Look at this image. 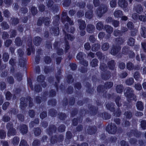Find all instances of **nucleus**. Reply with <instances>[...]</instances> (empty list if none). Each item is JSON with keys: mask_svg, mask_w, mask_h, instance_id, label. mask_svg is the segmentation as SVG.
<instances>
[{"mask_svg": "<svg viewBox=\"0 0 146 146\" xmlns=\"http://www.w3.org/2000/svg\"><path fill=\"white\" fill-rule=\"evenodd\" d=\"M126 91L125 93V95L126 97L127 100L130 102L132 100L136 101V96L133 94V91L132 89L130 87H127L126 88Z\"/></svg>", "mask_w": 146, "mask_h": 146, "instance_id": "nucleus-1", "label": "nucleus"}, {"mask_svg": "<svg viewBox=\"0 0 146 146\" xmlns=\"http://www.w3.org/2000/svg\"><path fill=\"white\" fill-rule=\"evenodd\" d=\"M108 11L107 8L105 5H101L96 11L97 16L100 18L103 15L106 13Z\"/></svg>", "mask_w": 146, "mask_h": 146, "instance_id": "nucleus-2", "label": "nucleus"}, {"mask_svg": "<svg viewBox=\"0 0 146 146\" xmlns=\"http://www.w3.org/2000/svg\"><path fill=\"white\" fill-rule=\"evenodd\" d=\"M6 127L8 130L7 132L8 136L9 137L15 135L16 133L15 129L13 128V125L12 123H8Z\"/></svg>", "mask_w": 146, "mask_h": 146, "instance_id": "nucleus-3", "label": "nucleus"}, {"mask_svg": "<svg viewBox=\"0 0 146 146\" xmlns=\"http://www.w3.org/2000/svg\"><path fill=\"white\" fill-rule=\"evenodd\" d=\"M96 55H97L98 58H100L101 60V64L100 66V69L102 71H105L107 69V67L106 65L104 63H102V60H104V57L102 56V53L100 52H98L96 53Z\"/></svg>", "mask_w": 146, "mask_h": 146, "instance_id": "nucleus-4", "label": "nucleus"}, {"mask_svg": "<svg viewBox=\"0 0 146 146\" xmlns=\"http://www.w3.org/2000/svg\"><path fill=\"white\" fill-rule=\"evenodd\" d=\"M117 128L115 124H112L108 125L106 128V130L108 133L110 134H113L115 133L116 131Z\"/></svg>", "mask_w": 146, "mask_h": 146, "instance_id": "nucleus-5", "label": "nucleus"}, {"mask_svg": "<svg viewBox=\"0 0 146 146\" xmlns=\"http://www.w3.org/2000/svg\"><path fill=\"white\" fill-rule=\"evenodd\" d=\"M84 54L81 52H80L77 54L76 58L77 59L80 60L81 63L85 66H87L88 65V63L87 62L84 60H82L84 58Z\"/></svg>", "mask_w": 146, "mask_h": 146, "instance_id": "nucleus-6", "label": "nucleus"}, {"mask_svg": "<svg viewBox=\"0 0 146 146\" xmlns=\"http://www.w3.org/2000/svg\"><path fill=\"white\" fill-rule=\"evenodd\" d=\"M62 20L64 23H65L66 21H67L70 25L73 24V21L71 20L66 15V14L65 13H64L63 14Z\"/></svg>", "mask_w": 146, "mask_h": 146, "instance_id": "nucleus-7", "label": "nucleus"}, {"mask_svg": "<svg viewBox=\"0 0 146 146\" xmlns=\"http://www.w3.org/2000/svg\"><path fill=\"white\" fill-rule=\"evenodd\" d=\"M121 48L120 46H113L111 51V53L113 55H115L120 50Z\"/></svg>", "mask_w": 146, "mask_h": 146, "instance_id": "nucleus-8", "label": "nucleus"}, {"mask_svg": "<svg viewBox=\"0 0 146 146\" xmlns=\"http://www.w3.org/2000/svg\"><path fill=\"white\" fill-rule=\"evenodd\" d=\"M133 10L139 14L143 11V9L141 5H137L134 6Z\"/></svg>", "mask_w": 146, "mask_h": 146, "instance_id": "nucleus-9", "label": "nucleus"}, {"mask_svg": "<svg viewBox=\"0 0 146 146\" xmlns=\"http://www.w3.org/2000/svg\"><path fill=\"white\" fill-rule=\"evenodd\" d=\"M78 23L79 25V28L81 30H84L85 29L86 26L85 22L83 20H78Z\"/></svg>", "mask_w": 146, "mask_h": 146, "instance_id": "nucleus-10", "label": "nucleus"}, {"mask_svg": "<svg viewBox=\"0 0 146 146\" xmlns=\"http://www.w3.org/2000/svg\"><path fill=\"white\" fill-rule=\"evenodd\" d=\"M123 15L122 11L120 10L116 9L113 13V15L116 18H120Z\"/></svg>", "mask_w": 146, "mask_h": 146, "instance_id": "nucleus-11", "label": "nucleus"}, {"mask_svg": "<svg viewBox=\"0 0 146 146\" xmlns=\"http://www.w3.org/2000/svg\"><path fill=\"white\" fill-rule=\"evenodd\" d=\"M118 5L122 8H124L127 6V3L125 0H119Z\"/></svg>", "mask_w": 146, "mask_h": 146, "instance_id": "nucleus-12", "label": "nucleus"}, {"mask_svg": "<svg viewBox=\"0 0 146 146\" xmlns=\"http://www.w3.org/2000/svg\"><path fill=\"white\" fill-rule=\"evenodd\" d=\"M20 131L22 134L26 133L28 131L27 127L25 125L21 126L19 128Z\"/></svg>", "mask_w": 146, "mask_h": 146, "instance_id": "nucleus-13", "label": "nucleus"}, {"mask_svg": "<svg viewBox=\"0 0 146 146\" xmlns=\"http://www.w3.org/2000/svg\"><path fill=\"white\" fill-rule=\"evenodd\" d=\"M104 28L106 32L109 34H111L113 31V29L111 26L106 25L104 26Z\"/></svg>", "mask_w": 146, "mask_h": 146, "instance_id": "nucleus-14", "label": "nucleus"}, {"mask_svg": "<svg viewBox=\"0 0 146 146\" xmlns=\"http://www.w3.org/2000/svg\"><path fill=\"white\" fill-rule=\"evenodd\" d=\"M95 27L94 25H87L86 28L87 31L89 33H92L94 31Z\"/></svg>", "mask_w": 146, "mask_h": 146, "instance_id": "nucleus-15", "label": "nucleus"}, {"mask_svg": "<svg viewBox=\"0 0 146 146\" xmlns=\"http://www.w3.org/2000/svg\"><path fill=\"white\" fill-rule=\"evenodd\" d=\"M44 80V77L43 75H41L38 76L37 78V80L38 82L43 83L42 86L43 87H44L46 86L45 83L43 82Z\"/></svg>", "mask_w": 146, "mask_h": 146, "instance_id": "nucleus-16", "label": "nucleus"}, {"mask_svg": "<svg viewBox=\"0 0 146 146\" xmlns=\"http://www.w3.org/2000/svg\"><path fill=\"white\" fill-rule=\"evenodd\" d=\"M137 109L140 111H142L144 109L143 104L141 101H138L136 104Z\"/></svg>", "mask_w": 146, "mask_h": 146, "instance_id": "nucleus-17", "label": "nucleus"}, {"mask_svg": "<svg viewBox=\"0 0 146 146\" xmlns=\"http://www.w3.org/2000/svg\"><path fill=\"white\" fill-rule=\"evenodd\" d=\"M141 34L142 36L144 38L146 37V28L143 26L141 28Z\"/></svg>", "mask_w": 146, "mask_h": 146, "instance_id": "nucleus-18", "label": "nucleus"}, {"mask_svg": "<svg viewBox=\"0 0 146 146\" xmlns=\"http://www.w3.org/2000/svg\"><path fill=\"white\" fill-rule=\"evenodd\" d=\"M96 29L99 31L102 29L104 27V25L102 22H99L96 25Z\"/></svg>", "mask_w": 146, "mask_h": 146, "instance_id": "nucleus-19", "label": "nucleus"}, {"mask_svg": "<svg viewBox=\"0 0 146 146\" xmlns=\"http://www.w3.org/2000/svg\"><path fill=\"white\" fill-rule=\"evenodd\" d=\"M123 86L122 85H117L116 87V90L117 93H120L122 92Z\"/></svg>", "mask_w": 146, "mask_h": 146, "instance_id": "nucleus-20", "label": "nucleus"}, {"mask_svg": "<svg viewBox=\"0 0 146 146\" xmlns=\"http://www.w3.org/2000/svg\"><path fill=\"white\" fill-rule=\"evenodd\" d=\"M134 82V79L132 78H130L127 79L125 81L126 84L129 86L132 84Z\"/></svg>", "mask_w": 146, "mask_h": 146, "instance_id": "nucleus-21", "label": "nucleus"}, {"mask_svg": "<svg viewBox=\"0 0 146 146\" xmlns=\"http://www.w3.org/2000/svg\"><path fill=\"white\" fill-rule=\"evenodd\" d=\"M125 40L122 38H117L116 39V43L118 45L123 44Z\"/></svg>", "mask_w": 146, "mask_h": 146, "instance_id": "nucleus-22", "label": "nucleus"}, {"mask_svg": "<svg viewBox=\"0 0 146 146\" xmlns=\"http://www.w3.org/2000/svg\"><path fill=\"white\" fill-rule=\"evenodd\" d=\"M100 45L98 44H94L93 45L92 50V51L96 52L100 48Z\"/></svg>", "mask_w": 146, "mask_h": 146, "instance_id": "nucleus-23", "label": "nucleus"}, {"mask_svg": "<svg viewBox=\"0 0 146 146\" xmlns=\"http://www.w3.org/2000/svg\"><path fill=\"white\" fill-rule=\"evenodd\" d=\"M135 42V40L133 38H130L127 40V43L128 44L131 46L134 45Z\"/></svg>", "mask_w": 146, "mask_h": 146, "instance_id": "nucleus-24", "label": "nucleus"}, {"mask_svg": "<svg viewBox=\"0 0 146 146\" xmlns=\"http://www.w3.org/2000/svg\"><path fill=\"white\" fill-rule=\"evenodd\" d=\"M98 61L96 59H94L90 63V65L93 67H95L98 66Z\"/></svg>", "mask_w": 146, "mask_h": 146, "instance_id": "nucleus-25", "label": "nucleus"}, {"mask_svg": "<svg viewBox=\"0 0 146 146\" xmlns=\"http://www.w3.org/2000/svg\"><path fill=\"white\" fill-rule=\"evenodd\" d=\"M110 47L109 44L108 43L103 44L102 46V49L104 51L107 50Z\"/></svg>", "mask_w": 146, "mask_h": 146, "instance_id": "nucleus-26", "label": "nucleus"}, {"mask_svg": "<svg viewBox=\"0 0 146 146\" xmlns=\"http://www.w3.org/2000/svg\"><path fill=\"white\" fill-rule=\"evenodd\" d=\"M41 38L38 37H36L34 39V43L36 46H38L40 43Z\"/></svg>", "mask_w": 146, "mask_h": 146, "instance_id": "nucleus-27", "label": "nucleus"}, {"mask_svg": "<svg viewBox=\"0 0 146 146\" xmlns=\"http://www.w3.org/2000/svg\"><path fill=\"white\" fill-rule=\"evenodd\" d=\"M19 141V138L17 137H15L12 141V143L14 145H18Z\"/></svg>", "mask_w": 146, "mask_h": 146, "instance_id": "nucleus-28", "label": "nucleus"}, {"mask_svg": "<svg viewBox=\"0 0 146 146\" xmlns=\"http://www.w3.org/2000/svg\"><path fill=\"white\" fill-rule=\"evenodd\" d=\"M85 16L86 18L90 19L93 16L92 12L91 11H89L86 13Z\"/></svg>", "mask_w": 146, "mask_h": 146, "instance_id": "nucleus-29", "label": "nucleus"}, {"mask_svg": "<svg viewBox=\"0 0 146 146\" xmlns=\"http://www.w3.org/2000/svg\"><path fill=\"white\" fill-rule=\"evenodd\" d=\"M108 65L110 69L111 70L113 69L115 66L114 61L113 60H111V61L109 62Z\"/></svg>", "mask_w": 146, "mask_h": 146, "instance_id": "nucleus-30", "label": "nucleus"}, {"mask_svg": "<svg viewBox=\"0 0 146 146\" xmlns=\"http://www.w3.org/2000/svg\"><path fill=\"white\" fill-rule=\"evenodd\" d=\"M67 38L68 40H69L72 41V40H73L74 39V38L73 36H72L70 34H65V40H66Z\"/></svg>", "mask_w": 146, "mask_h": 146, "instance_id": "nucleus-31", "label": "nucleus"}, {"mask_svg": "<svg viewBox=\"0 0 146 146\" xmlns=\"http://www.w3.org/2000/svg\"><path fill=\"white\" fill-rule=\"evenodd\" d=\"M10 38L14 37L16 35V32L15 30H11L10 31Z\"/></svg>", "mask_w": 146, "mask_h": 146, "instance_id": "nucleus-32", "label": "nucleus"}, {"mask_svg": "<svg viewBox=\"0 0 146 146\" xmlns=\"http://www.w3.org/2000/svg\"><path fill=\"white\" fill-rule=\"evenodd\" d=\"M9 57V55L8 53H4L3 56V60L5 62H6L8 61Z\"/></svg>", "mask_w": 146, "mask_h": 146, "instance_id": "nucleus-33", "label": "nucleus"}, {"mask_svg": "<svg viewBox=\"0 0 146 146\" xmlns=\"http://www.w3.org/2000/svg\"><path fill=\"white\" fill-rule=\"evenodd\" d=\"M15 42L16 44L18 46H20L22 44V41L19 37L16 38L15 40Z\"/></svg>", "mask_w": 146, "mask_h": 146, "instance_id": "nucleus-34", "label": "nucleus"}, {"mask_svg": "<svg viewBox=\"0 0 146 146\" xmlns=\"http://www.w3.org/2000/svg\"><path fill=\"white\" fill-rule=\"evenodd\" d=\"M6 136V133L4 130H0V138L1 139H4Z\"/></svg>", "mask_w": 146, "mask_h": 146, "instance_id": "nucleus-35", "label": "nucleus"}, {"mask_svg": "<svg viewBox=\"0 0 146 146\" xmlns=\"http://www.w3.org/2000/svg\"><path fill=\"white\" fill-rule=\"evenodd\" d=\"M139 19L140 21L143 22L146 21V17L145 16L143 15H139Z\"/></svg>", "mask_w": 146, "mask_h": 146, "instance_id": "nucleus-36", "label": "nucleus"}, {"mask_svg": "<svg viewBox=\"0 0 146 146\" xmlns=\"http://www.w3.org/2000/svg\"><path fill=\"white\" fill-rule=\"evenodd\" d=\"M117 4L116 0H111L110 2V5L112 8L116 7Z\"/></svg>", "mask_w": 146, "mask_h": 146, "instance_id": "nucleus-37", "label": "nucleus"}, {"mask_svg": "<svg viewBox=\"0 0 146 146\" xmlns=\"http://www.w3.org/2000/svg\"><path fill=\"white\" fill-rule=\"evenodd\" d=\"M39 123V120L38 119H36L34 121L31 122L29 124V127L30 128L33 127L34 126V124H38Z\"/></svg>", "mask_w": 146, "mask_h": 146, "instance_id": "nucleus-38", "label": "nucleus"}, {"mask_svg": "<svg viewBox=\"0 0 146 146\" xmlns=\"http://www.w3.org/2000/svg\"><path fill=\"white\" fill-rule=\"evenodd\" d=\"M19 146H29V145L25 141L22 140L20 142Z\"/></svg>", "mask_w": 146, "mask_h": 146, "instance_id": "nucleus-39", "label": "nucleus"}, {"mask_svg": "<svg viewBox=\"0 0 146 146\" xmlns=\"http://www.w3.org/2000/svg\"><path fill=\"white\" fill-rule=\"evenodd\" d=\"M113 104H107L106 105V107L108 110L111 111H113L114 110V108H113Z\"/></svg>", "mask_w": 146, "mask_h": 146, "instance_id": "nucleus-40", "label": "nucleus"}, {"mask_svg": "<svg viewBox=\"0 0 146 146\" xmlns=\"http://www.w3.org/2000/svg\"><path fill=\"white\" fill-rule=\"evenodd\" d=\"M127 68L129 70H132L133 68L132 63L131 62L128 63L127 64Z\"/></svg>", "mask_w": 146, "mask_h": 146, "instance_id": "nucleus-41", "label": "nucleus"}, {"mask_svg": "<svg viewBox=\"0 0 146 146\" xmlns=\"http://www.w3.org/2000/svg\"><path fill=\"white\" fill-rule=\"evenodd\" d=\"M113 84L112 82H107L105 84V86L106 88H110L113 86Z\"/></svg>", "mask_w": 146, "mask_h": 146, "instance_id": "nucleus-42", "label": "nucleus"}, {"mask_svg": "<svg viewBox=\"0 0 146 146\" xmlns=\"http://www.w3.org/2000/svg\"><path fill=\"white\" fill-rule=\"evenodd\" d=\"M52 31H53V33L55 36L58 35L59 34V28L58 27H56L55 29H53Z\"/></svg>", "mask_w": 146, "mask_h": 146, "instance_id": "nucleus-43", "label": "nucleus"}, {"mask_svg": "<svg viewBox=\"0 0 146 146\" xmlns=\"http://www.w3.org/2000/svg\"><path fill=\"white\" fill-rule=\"evenodd\" d=\"M124 115L126 116V118H129L132 116L131 112L130 111H127L125 112L124 113Z\"/></svg>", "mask_w": 146, "mask_h": 146, "instance_id": "nucleus-44", "label": "nucleus"}, {"mask_svg": "<svg viewBox=\"0 0 146 146\" xmlns=\"http://www.w3.org/2000/svg\"><path fill=\"white\" fill-rule=\"evenodd\" d=\"M141 127L143 129H146V121H145L143 120L141 121Z\"/></svg>", "mask_w": 146, "mask_h": 146, "instance_id": "nucleus-45", "label": "nucleus"}, {"mask_svg": "<svg viewBox=\"0 0 146 146\" xmlns=\"http://www.w3.org/2000/svg\"><path fill=\"white\" fill-rule=\"evenodd\" d=\"M96 131L95 128H91L90 129H89L88 132L89 134L91 135L95 133Z\"/></svg>", "mask_w": 146, "mask_h": 146, "instance_id": "nucleus-46", "label": "nucleus"}, {"mask_svg": "<svg viewBox=\"0 0 146 146\" xmlns=\"http://www.w3.org/2000/svg\"><path fill=\"white\" fill-rule=\"evenodd\" d=\"M133 77L136 80H138L140 78L139 72H135L134 74Z\"/></svg>", "mask_w": 146, "mask_h": 146, "instance_id": "nucleus-47", "label": "nucleus"}, {"mask_svg": "<svg viewBox=\"0 0 146 146\" xmlns=\"http://www.w3.org/2000/svg\"><path fill=\"white\" fill-rule=\"evenodd\" d=\"M40 141L38 140H35L33 142L32 145L33 146H38L40 144Z\"/></svg>", "mask_w": 146, "mask_h": 146, "instance_id": "nucleus-48", "label": "nucleus"}, {"mask_svg": "<svg viewBox=\"0 0 146 146\" xmlns=\"http://www.w3.org/2000/svg\"><path fill=\"white\" fill-rule=\"evenodd\" d=\"M40 133V130L38 128L35 129L34 130V134L35 135H39Z\"/></svg>", "mask_w": 146, "mask_h": 146, "instance_id": "nucleus-49", "label": "nucleus"}, {"mask_svg": "<svg viewBox=\"0 0 146 146\" xmlns=\"http://www.w3.org/2000/svg\"><path fill=\"white\" fill-rule=\"evenodd\" d=\"M2 27L5 29H7L9 28V26L6 22H3L2 23Z\"/></svg>", "mask_w": 146, "mask_h": 146, "instance_id": "nucleus-50", "label": "nucleus"}, {"mask_svg": "<svg viewBox=\"0 0 146 146\" xmlns=\"http://www.w3.org/2000/svg\"><path fill=\"white\" fill-rule=\"evenodd\" d=\"M127 26L129 29H131L134 27L133 23L131 22H129L127 24Z\"/></svg>", "mask_w": 146, "mask_h": 146, "instance_id": "nucleus-51", "label": "nucleus"}, {"mask_svg": "<svg viewBox=\"0 0 146 146\" xmlns=\"http://www.w3.org/2000/svg\"><path fill=\"white\" fill-rule=\"evenodd\" d=\"M84 47L85 49L86 50H89L91 48L90 44L88 42L86 43L84 45Z\"/></svg>", "mask_w": 146, "mask_h": 146, "instance_id": "nucleus-52", "label": "nucleus"}, {"mask_svg": "<svg viewBox=\"0 0 146 146\" xmlns=\"http://www.w3.org/2000/svg\"><path fill=\"white\" fill-rule=\"evenodd\" d=\"M9 35L8 33L5 32H3L2 35V37L3 39H6L8 37Z\"/></svg>", "mask_w": 146, "mask_h": 146, "instance_id": "nucleus-53", "label": "nucleus"}, {"mask_svg": "<svg viewBox=\"0 0 146 146\" xmlns=\"http://www.w3.org/2000/svg\"><path fill=\"white\" fill-rule=\"evenodd\" d=\"M58 129L59 132H63L65 130V126L64 125H61L59 127Z\"/></svg>", "mask_w": 146, "mask_h": 146, "instance_id": "nucleus-54", "label": "nucleus"}, {"mask_svg": "<svg viewBox=\"0 0 146 146\" xmlns=\"http://www.w3.org/2000/svg\"><path fill=\"white\" fill-rule=\"evenodd\" d=\"M43 21L45 25H48L50 23V20L48 18H45L44 19Z\"/></svg>", "mask_w": 146, "mask_h": 146, "instance_id": "nucleus-55", "label": "nucleus"}, {"mask_svg": "<svg viewBox=\"0 0 146 146\" xmlns=\"http://www.w3.org/2000/svg\"><path fill=\"white\" fill-rule=\"evenodd\" d=\"M10 118L9 117L6 115L4 116L2 118V120L4 122H7L9 121Z\"/></svg>", "mask_w": 146, "mask_h": 146, "instance_id": "nucleus-56", "label": "nucleus"}, {"mask_svg": "<svg viewBox=\"0 0 146 146\" xmlns=\"http://www.w3.org/2000/svg\"><path fill=\"white\" fill-rule=\"evenodd\" d=\"M128 50V47H124L122 49V53L124 54H127Z\"/></svg>", "mask_w": 146, "mask_h": 146, "instance_id": "nucleus-57", "label": "nucleus"}, {"mask_svg": "<svg viewBox=\"0 0 146 146\" xmlns=\"http://www.w3.org/2000/svg\"><path fill=\"white\" fill-rule=\"evenodd\" d=\"M138 32V30L136 29H135L133 30L131 32V35L132 36H135L136 34Z\"/></svg>", "mask_w": 146, "mask_h": 146, "instance_id": "nucleus-58", "label": "nucleus"}, {"mask_svg": "<svg viewBox=\"0 0 146 146\" xmlns=\"http://www.w3.org/2000/svg\"><path fill=\"white\" fill-rule=\"evenodd\" d=\"M135 89L138 90H141L142 88L141 85L139 84H135Z\"/></svg>", "mask_w": 146, "mask_h": 146, "instance_id": "nucleus-59", "label": "nucleus"}, {"mask_svg": "<svg viewBox=\"0 0 146 146\" xmlns=\"http://www.w3.org/2000/svg\"><path fill=\"white\" fill-rule=\"evenodd\" d=\"M12 43V41L11 40L9 39L6 40V41L5 42V45L6 47H8Z\"/></svg>", "mask_w": 146, "mask_h": 146, "instance_id": "nucleus-60", "label": "nucleus"}, {"mask_svg": "<svg viewBox=\"0 0 146 146\" xmlns=\"http://www.w3.org/2000/svg\"><path fill=\"white\" fill-rule=\"evenodd\" d=\"M9 103L8 102H5L3 105V109L4 110H6L9 106Z\"/></svg>", "mask_w": 146, "mask_h": 146, "instance_id": "nucleus-61", "label": "nucleus"}, {"mask_svg": "<svg viewBox=\"0 0 146 146\" xmlns=\"http://www.w3.org/2000/svg\"><path fill=\"white\" fill-rule=\"evenodd\" d=\"M119 24V21L116 20H114L113 21L112 24L115 27H117L118 26Z\"/></svg>", "mask_w": 146, "mask_h": 146, "instance_id": "nucleus-62", "label": "nucleus"}, {"mask_svg": "<svg viewBox=\"0 0 146 146\" xmlns=\"http://www.w3.org/2000/svg\"><path fill=\"white\" fill-rule=\"evenodd\" d=\"M132 17L133 19L136 20L138 19V17H139V15L136 13H134L132 15Z\"/></svg>", "mask_w": 146, "mask_h": 146, "instance_id": "nucleus-63", "label": "nucleus"}, {"mask_svg": "<svg viewBox=\"0 0 146 146\" xmlns=\"http://www.w3.org/2000/svg\"><path fill=\"white\" fill-rule=\"evenodd\" d=\"M141 44L142 47L144 51L146 52V43L144 42H142Z\"/></svg>", "mask_w": 146, "mask_h": 146, "instance_id": "nucleus-64", "label": "nucleus"}]
</instances>
